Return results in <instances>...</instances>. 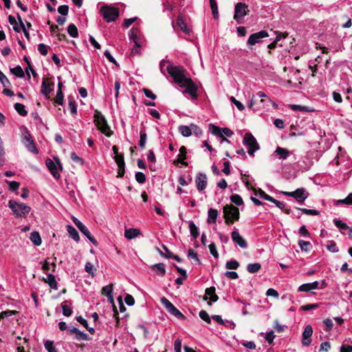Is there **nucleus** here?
Segmentation results:
<instances>
[{
    "label": "nucleus",
    "instance_id": "37",
    "mask_svg": "<svg viewBox=\"0 0 352 352\" xmlns=\"http://www.w3.org/2000/svg\"><path fill=\"white\" fill-rule=\"evenodd\" d=\"M14 109L16 112L21 116H26L28 115V111L25 110V105L21 103H16L14 104Z\"/></svg>",
    "mask_w": 352,
    "mask_h": 352
},
{
    "label": "nucleus",
    "instance_id": "64",
    "mask_svg": "<svg viewBox=\"0 0 352 352\" xmlns=\"http://www.w3.org/2000/svg\"><path fill=\"white\" fill-rule=\"evenodd\" d=\"M38 50L42 55L46 56L48 53V47L44 43H40L38 45Z\"/></svg>",
    "mask_w": 352,
    "mask_h": 352
},
{
    "label": "nucleus",
    "instance_id": "61",
    "mask_svg": "<svg viewBox=\"0 0 352 352\" xmlns=\"http://www.w3.org/2000/svg\"><path fill=\"white\" fill-rule=\"evenodd\" d=\"M230 101L236 105L239 111L245 109L244 105L239 100H237L234 96H231L230 98Z\"/></svg>",
    "mask_w": 352,
    "mask_h": 352
},
{
    "label": "nucleus",
    "instance_id": "48",
    "mask_svg": "<svg viewBox=\"0 0 352 352\" xmlns=\"http://www.w3.org/2000/svg\"><path fill=\"white\" fill-rule=\"evenodd\" d=\"M10 72L19 78L24 77V72L21 66L18 65L14 68L10 69Z\"/></svg>",
    "mask_w": 352,
    "mask_h": 352
},
{
    "label": "nucleus",
    "instance_id": "55",
    "mask_svg": "<svg viewBox=\"0 0 352 352\" xmlns=\"http://www.w3.org/2000/svg\"><path fill=\"white\" fill-rule=\"evenodd\" d=\"M327 250L333 253H336L339 251V249L336 245V243L333 241H329L328 245H327Z\"/></svg>",
    "mask_w": 352,
    "mask_h": 352
},
{
    "label": "nucleus",
    "instance_id": "39",
    "mask_svg": "<svg viewBox=\"0 0 352 352\" xmlns=\"http://www.w3.org/2000/svg\"><path fill=\"white\" fill-rule=\"evenodd\" d=\"M112 293H113V287L111 285H106V286L103 287L102 294L104 295H105L109 298V300H110L111 301H113V299Z\"/></svg>",
    "mask_w": 352,
    "mask_h": 352
},
{
    "label": "nucleus",
    "instance_id": "8",
    "mask_svg": "<svg viewBox=\"0 0 352 352\" xmlns=\"http://www.w3.org/2000/svg\"><path fill=\"white\" fill-rule=\"evenodd\" d=\"M249 9L248 6L242 2L237 3L234 8V19L238 23H241L243 18L249 14Z\"/></svg>",
    "mask_w": 352,
    "mask_h": 352
},
{
    "label": "nucleus",
    "instance_id": "44",
    "mask_svg": "<svg viewBox=\"0 0 352 352\" xmlns=\"http://www.w3.org/2000/svg\"><path fill=\"white\" fill-rule=\"evenodd\" d=\"M69 107L72 114L75 115L77 113V107L74 98L72 96L68 97Z\"/></svg>",
    "mask_w": 352,
    "mask_h": 352
},
{
    "label": "nucleus",
    "instance_id": "21",
    "mask_svg": "<svg viewBox=\"0 0 352 352\" xmlns=\"http://www.w3.org/2000/svg\"><path fill=\"white\" fill-rule=\"evenodd\" d=\"M43 281L47 283L50 287L52 289H58V283L56 280V277L52 274H47L46 278H43Z\"/></svg>",
    "mask_w": 352,
    "mask_h": 352
},
{
    "label": "nucleus",
    "instance_id": "53",
    "mask_svg": "<svg viewBox=\"0 0 352 352\" xmlns=\"http://www.w3.org/2000/svg\"><path fill=\"white\" fill-rule=\"evenodd\" d=\"M298 245L300 246L302 251L308 252L309 250V248L311 247V243L309 241L299 240Z\"/></svg>",
    "mask_w": 352,
    "mask_h": 352
},
{
    "label": "nucleus",
    "instance_id": "17",
    "mask_svg": "<svg viewBox=\"0 0 352 352\" xmlns=\"http://www.w3.org/2000/svg\"><path fill=\"white\" fill-rule=\"evenodd\" d=\"M45 164L54 177L58 179L60 177V174L58 172V168L55 162L51 159L47 158L45 161Z\"/></svg>",
    "mask_w": 352,
    "mask_h": 352
},
{
    "label": "nucleus",
    "instance_id": "13",
    "mask_svg": "<svg viewBox=\"0 0 352 352\" xmlns=\"http://www.w3.org/2000/svg\"><path fill=\"white\" fill-rule=\"evenodd\" d=\"M319 213L320 212L317 210L296 208L295 210L292 211V218L299 219L301 214L318 215Z\"/></svg>",
    "mask_w": 352,
    "mask_h": 352
},
{
    "label": "nucleus",
    "instance_id": "58",
    "mask_svg": "<svg viewBox=\"0 0 352 352\" xmlns=\"http://www.w3.org/2000/svg\"><path fill=\"white\" fill-rule=\"evenodd\" d=\"M135 177L139 184H144L146 182V175L142 172L136 173Z\"/></svg>",
    "mask_w": 352,
    "mask_h": 352
},
{
    "label": "nucleus",
    "instance_id": "19",
    "mask_svg": "<svg viewBox=\"0 0 352 352\" xmlns=\"http://www.w3.org/2000/svg\"><path fill=\"white\" fill-rule=\"evenodd\" d=\"M54 85V82H50L47 78L43 79L41 85V93L45 95L46 98H49V94L52 91L51 86Z\"/></svg>",
    "mask_w": 352,
    "mask_h": 352
},
{
    "label": "nucleus",
    "instance_id": "26",
    "mask_svg": "<svg viewBox=\"0 0 352 352\" xmlns=\"http://www.w3.org/2000/svg\"><path fill=\"white\" fill-rule=\"evenodd\" d=\"M151 268L155 272V274L160 276H164L166 274V269L164 263H157L153 265Z\"/></svg>",
    "mask_w": 352,
    "mask_h": 352
},
{
    "label": "nucleus",
    "instance_id": "22",
    "mask_svg": "<svg viewBox=\"0 0 352 352\" xmlns=\"http://www.w3.org/2000/svg\"><path fill=\"white\" fill-rule=\"evenodd\" d=\"M209 130L213 135L221 138V141L229 142V140L225 136H223V133L221 132V128L213 124H210Z\"/></svg>",
    "mask_w": 352,
    "mask_h": 352
},
{
    "label": "nucleus",
    "instance_id": "33",
    "mask_svg": "<svg viewBox=\"0 0 352 352\" xmlns=\"http://www.w3.org/2000/svg\"><path fill=\"white\" fill-rule=\"evenodd\" d=\"M189 229H190V232L191 236L194 239H197L199 236V229L194 223V221H190Z\"/></svg>",
    "mask_w": 352,
    "mask_h": 352
},
{
    "label": "nucleus",
    "instance_id": "5",
    "mask_svg": "<svg viewBox=\"0 0 352 352\" xmlns=\"http://www.w3.org/2000/svg\"><path fill=\"white\" fill-rule=\"evenodd\" d=\"M243 144L248 147V153L250 155H254V152L260 148L256 138L251 133H246L245 134Z\"/></svg>",
    "mask_w": 352,
    "mask_h": 352
},
{
    "label": "nucleus",
    "instance_id": "52",
    "mask_svg": "<svg viewBox=\"0 0 352 352\" xmlns=\"http://www.w3.org/2000/svg\"><path fill=\"white\" fill-rule=\"evenodd\" d=\"M230 200L232 203H234L236 206H241L243 204V201L241 197L237 194L232 195L230 197Z\"/></svg>",
    "mask_w": 352,
    "mask_h": 352
},
{
    "label": "nucleus",
    "instance_id": "38",
    "mask_svg": "<svg viewBox=\"0 0 352 352\" xmlns=\"http://www.w3.org/2000/svg\"><path fill=\"white\" fill-rule=\"evenodd\" d=\"M261 268V265L258 263H250L247 265V271L250 273L258 272Z\"/></svg>",
    "mask_w": 352,
    "mask_h": 352
},
{
    "label": "nucleus",
    "instance_id": "18",
    "mask_svg": "<svg viewBox=\"0 0 352 352\" xmlns=\"http://www.w3.org/2000/svg\"><path fill=\"white\" fill-rule=\"evenodd\" d=\"M319 288V282L316 280L312 283H305L299 286L298 291L300 292H309L311 290Z\"/></svg>",
    "mask_w": 352,
    "mask_h": 352
},
{
    "label": "nucleus",
    "instance_id": "41",
    "mask_svg": "<svg viewBox=\"0 0 352 352\" xmlns=\"http://www.w3.org/2000/svg\"><path fill=\"white\" fill-rule=\"evenodd\" d=\"M212 13L215 19L219 17L218 6L216 0H209Z\"/></svg>",
    "mask_w": 352,
    "mask_h": 352
},
{
    "label": "nucleus",
    "instance_id": "10",
    "mask_svg": "<svg viewBox=\"0 0 352 352\" xmlns=\"http://www.w3.org/2000/svg\"><path fill=\"white\" fill-rule=\"evenodd\" d=\"M284 195L292 197L298 202H303L309 196V192L303 188H297L293 192H284Z\"/></svg>",
    "mask_w": 352,
    "mask_h": 352
},
{
    "label": "nucleus",
    "instance_id": "3",
    "mask_svg": "<svg viewBox=\"0 0 352 352\" xmlns=\"http://www.w3.org/2000/svg\"><path fill=\"white\" fill-rule=\"evenodd\" d=\"M100 12L107 22L115 21L120 14L119 8L109 6H102Z\"/></svg>",
    "mask_w": 352,
    "mask_h": 352
},
{
    "label": "nucleus",
    "instance_id": "54",
    "mask_svg": "<svg viewBox=\"0 0 352 352\" xmlns=\"http://www.w3.org/2000/svg\"><path fill=\"white\" fill-rule=\"evenodd\" d=\"M188 257L195 261L197 264H200V260L198 258L197 254L192 249H189L188 252Z\"/></svg>",
    "mask_w": 352,
    "mask_h": 352
},
{
    "label": "nucleus",
    "instance_id": "12",
    "mask_svg": "<svg viewBox=\"0 0 352 352\" xmlns=\"http://www.w3.org/2000/svg\"><path fill=\"white\" fill-rule=\"evenodd\" d=\"M76 223L77 228L80 230V231L94 245H98V242L94 239V237L91 235L88 228L82 223V221H74Z\"/></svg>",
    "mask_w": 352,
    "mask_h": 352
},
{
    "label": "nucleus",
    "instance_id": "25",
    "mask_svg": "<svg viewBox=\"0 0 352 352\" xmlns=\"http://www.w3.org/2000/svg\"><path fill=\"white\" fill-rule=\"evenodd\" d=\"M61 307L63 310V314L65 316H70L72 313V302L69 300H65L61 304Z\"/></svg>",
    "mask_w": 352,
    "mask_h": 352
},
{
    "label": "nucleus",
    "instance_id": "59",
    "mask_svg": "<svg viewBox=\"0 0 352 352\" xmlns=\"http://www.w3.org/2000/svg\"><path fill=\"white\" fill-rule=\"evenodd\" d=\"M208 248L210 250V254L214 257L218 258L219 257V253L217 250L216 245L214 243H211L208 245Z\"/></svg>",
    "mask_w": 352,
    "mask_h": 352
},
{
    "label": "nucleus",
    "instance_id": "11",
    "mask_svg": "<svg viewBox=\"0 0 352 352\" xmlns=\"http://www.w3.org/2000/svg\"><path fill=\"white\" fill-rule=\"evenodd\" d=\"M268 36V34L265 30H261L256 33L252 34L248 40V44L254 45L261 42V40L265 37Z\"/></svg>",
    "mask_w": 352,
    "mask_h": 352
},
{
    "label": "nucleus",
    "instance_id": "45",
    "mask_svg": "<svg viewBox=\"0 0 352 352\" xmlns=\"http://www.w3.org/2000/svg\"><path fill=\"white\" fill-rule=\"evenodd\" d=\"M274 201H272V203H274V204H276V206L281 209V210H283V212L287 214H290L291 212L292 213V211L291 210V209L289 208H285V204L282 202V201H280L278 200H276V199H274V200H273Z\"/></svg>",
    "mask_w": 352,
    "mask_h": 352
},
{
    "label": "nucleus",
    "instance_id": "32",
    "mask_svg": "<svg viewBox=\"0 0 352 352\" xmlns=\"http://www.w3.org/2000/svg\"><path fill=\"white\" fill-rule=\"evenodd\" d=\"M254 195L256 196H258L260 198L263 199L265 200L269 201H274V198L270 196L267 193H265L263 190L261 188L258 189H254Z\"/></svg>",
    "mask_w": 352,
    "mask_h": 352
},
{
    "label": "nucleus",
    "instance_id": "57",
    "mask_svg": "<svg viewBox=\"0 0 352 352\" xmlns=\"http://www.w3.org/2000/svg\"><path fill=\"white\" fill-rule=\"evenodd\" d=\"M0 82L4 87L10 86V82L6 75L0 70Z\"/></svg>",
    "mask_w": 352,
    "mask_h": 352
},
{
    "label": "nucleus",
    "instance_id": "9",
    "mask_svg": "<svg viewBox=\"0 0 352 352\" xmlns=\"http://www.w3.org/2000/svg\"><path fill=\"white\" fill-rule=\"evenodd\" d=\"M223 218L225 220H239V210L232 204L223 207Z\"/></svg>",
    "mask_w": 352,
    "mask_h": 352
},
{
    "label": "nucleus",
    "instance_id": "6",
    "mask_svg": "<svg viewBox=\"0 0 352 352\" xmlns=\"http://www.w3.org/2000/svg\"><path fill=\"white\" fill-rule=\"evenodd\" d=\"M23 129L22 142L27 147V148L34 154L38 153L36 144L27 128L24 126H22Z\"/></svg>",
    "mask_w": 352,
    "mask_h": 352
},
{
    "label": "nucleus",
    "instance_id": "62",
    "mask_svg": "<svg viewBox=\"0 0 352 352\" xmlns=\"http://www.w3.org/2000/svg\"><path fill=\"white\" fill-rule=\"evenodd\" d=\"M218 211L216 209L210 208L208 210V220H217Z\"/></svg>",
    "mask_w": 352,
    "mask_h": 352
},
{
    "label": "nucleus",
    "instance_id": "31",
    "mask_svg": "<svg viewBox=\"0 0 352 352\" xmlns=\"http://www.w3.org/2000/svg\"><path fill=\"white\" fill-rule=\"evenodd\" d=\"M140 32L139 30L136 28H133L130 30L129 36V38L133 40L137 47H140L141 45L138 41V34Z\"/></svg>",
    "mask_w": 352,
    "mask_h": 352
},
{
    "label": "nucleus",
    "instance_id": "30",
    "mask_svg": "<svg viewBox=\"0 0 352 352\" xmlns=\"http://www.w3.org/2000/svg\"><path fill=\"white\" fill-rule=\"evenodd\" d=\"M177 25L178 28L186 34H190V29L187 27L182 16H178L177 19Z\"/></svg>",
    "mask_w": 352,
    "mask_h": 352
},
{
    "label": "nucleus",
    "instance_id": "29",
    "mask_svg": "<svg viewBox=\"0 0 352 352\" xmlns=\"http://www.w3.org/2000/svg\"><path fill=\"white\" fill-rule=\"evenodd\" d=\"M67 230L70 238L73 239L76 242H78L80 241L78 232L77 230L74 228L72 226L67 225Z\"/></svg>",
    "mask_w": 352,
    "mask_h": 352
},
{
    "label": "nucleus",
    "instance_id": "60",
    "mask_svg": "<svg viewBox=\"0 0 352 352\" xmlns=\"http://www.w3.org/2000/svg\"><path fill=\"white\" fill-rule=\"evenodd\" d=\"M323 323L325 325L324 330L326 331H330L333 329V323L330 318H326L323 320Z\"/></svg>",
    "mask_w": 352,
    "mask_h": 352
},
{
    "label": "nucleus",
    "instance_id": "16",
    "mask_svg": "<svg viewBox=\"0 0 352 352\" xmlns=\"http://www.w3.org/2000/svg\"><path fill=\"white\" fill-rule=\"evenodd\" d=\"M195 183L197 189L199 191L204 190L206 188L207 185V177L204 173H199L195 179Z\"/></svg>",
    "mask_w": 352,
    "mask_h": 352
},
{
    "label": "nucleus",
    "instance_id": "49",
    "mask_svg": "<svg viewBox=\"0 0 352 352\" xmlns=\"http://www.w3.org/2000/svg\"><path fill=\"white\" fill-rule=\"evenodd\" d=\"M226 267L228 270H236L239 267V263L235 259H231L226 263Z\"/></svg>",
    "mask_w": 352,
    "mask_h": 352
},
{
    "label": "nucleus",
    "instance_id": "46",
    "mask_svg": "<svg viewBox=\"0 0 352 352\" xmlns=\"http://www.w3.org/2000/svg\"><path fill=\"white\" fill-rule=\"evenodd\" d=\"M44 346L47 352H58L56 348L54 345V342L52 340H46L44 342Z\"/></svg>",
    "mask_w": 352,
    "mask_h": 352
},
{
    "label": "nucleus",
    "instance_id": "4",
    "mask_svg": "<svg viewBox=\"0 0 352 352\" xmlns=\"http://www.w3.org/2000/svg\"><path fill=\"white\" fill-rule=\"evenodd\" d=\"M9 206L16 217L25 218V215L30 211V208L25 204H19L15 201L10 200Z\"/></svg>",
    "mask_w": 352,
    "mask_h": 352
},
{
    "label": "nucleus",
    "instance_id": "7",
    "mask_svg": "<svg viewBox=\"0 0 352 352\" xmlns=\"http://www.w3.org/2000/svg\"><path fill=\"white\" fill-rule=\"evenodd\" d=\"M162 304L164 306L166 309L171 315L175 316L180 320L185 319L184 315L177 309L174 305L170 302L166 297H162L160 300Z\"/></svg>",
    "mask_w": 352,
    "mask_h": 352
},
{
    "label": "nucleus",
    "instance_id": "2",
    "mask_svg": "<svg viewBox=\"0 0 352 352\" xmlns=\"http://www.w3.org/2000/svg\"><path fill=\"white\" fill-rule=\"evenodd\" d=\"M94 118L95 125L101 133L107 137H111L113 134V131L111 130L107 120L102 116L101 112H100L98 110H96L94 112Z\"/></svg>",
    "mask_w": 352,
    "mask_h": 352
},
{
    "label": "nucleus",
    "instance_id": "50",
    "mask_svg": "<svg viewBox=\"0 0 352 352\" xmlns=\"http://www.w3.org/2000/svg\"><path fill=\"white\" fill-rule=\"evenodd\" d=\"M313 334V329L311 325L307 324L305 326L304 331L302 332V338H309L311 337Z\"/></svg>",
    "mask_w": 352,
    "mask_h": 352
},
{
    "label": "nucleus",
    "instance_id": "56",
    "mask_svg": "<svg viewBox=\"0 0 352 352\" xmlns=\"http://www.w3.org/2000/svg\"><path fill=\"white\" fill-rule=\"evenodd\" d=\"M192 133L197 137H200L203 134L202 130L195 124H191V133Z\"/></svg>",
    "mask_w": 352,
    "mask_h": 352
},
{
    "label": "nucleus",
    "instance_id": "42",
    "mask_svg": "<svg viewBox=\"0 0 352 352\" xmlns=\"http://www.w3.org/2000/svg\"><path fill=\"white\" fill-rule=\"evenodd\" d=\"M140 140L139 141V146L142 148V149H144L145 148V144H146V139H147V135L145 132V129H143L140 131Z\"/></svg>",
    "mask_w": 352,
    "mask_h": 352
},
{
    "label": "nucleus",
    "instance_id": "1",
    "mask_svg": "<svg viewBox=\"0 0 352 352\" xmlns=\"http://www.w3.org/2000/svg\"><path fill=\"white\" fill-rule=\"evenodd\" d=\"M167 71L179 87H186L184 93L188 94L193 99L197 98L198 87L190 78L186 76V69L181 66L169 65Z\"/></svg>",
    "mask_w": 352,
    "mask_h": 352
},
{
    "label": "nucleus",
    "instance_id": "36",
    "mask_svg": "<svg viewBox=\"0 0 352 352\" xmlns=\"http://www.w3.org/2000/svg\"><path fill=\"white\" fill-rule=\"evenodd\" d=\"M261 336H264L265 340L268 342L269 344H272L273 343L274 339L275 338L274 332L272 330H270L265 333L261 332Z\"/></svg>",
    "mask_w": 352,
    "mask_h": 352
},
{
    "label": "nucleus",
    "instance_id": "24",
    "mask_svg": "<svg viewBox=\"0 0 352 352\" xmlns=\"http://www.w3.org/2000/svg\"><path fill=\"white\" fill-rule=\"evenodd\" d=\"M215 290L216 289L214 287H210L209 288H207L205 291L204 300H208V296H210V299L212 302H217L219 299V297L217 295L215 294Z\"/></svg>",
    "mask_w": 352,
    "mask_h": 352
},
{
    "label": "nucleus",
    "instance_id": "51",
    "mask_svg": "<svg viewBox=\"0 0 352 352\" xmlns=\"http://www.w3.org/2000/svg\"><path fill=\"white\" fill-rule=\"evenodd\" d=\"M63 99H64V94L63 93V91L62 90H57L56 96V98L54 100V102L58 104L63 105Z\"/></svg>",
    "mask_w": 352,
    "mask_h": 352
},
{
    "label": "nucleus",
    "instance_id": "34",
    "mask_svg": "<svg viewBox=\"0 0 352 352\" xmlns=\"http://www.w3.org/2000/svg\"><path fill=\"white\" fill-rule=\"evenodd\" d=\"M275 153L280 156V158L285 160L289 154V151L284 148L278 146L275 151Z\"/></svg>",
    "mask_w": 352,
    "mask_h": 352
},
{
    "label": "nucleus",
    "instance_id": "27",
    "mask_svg": "<svg viewBox=\"0 0 352 352\" xmlns=\"http://www.w3.org/2000/svg\"><path fill=\"white\" fill-rule=\"evenodd\" d=\"M30 240L35 246H39L42 243L40 234L37 231H33L30 233Z\"/></svg>",
    "mask_w": 352,
    "mask_h": 352
},
{
    "label": "nucleus",
    "instance_id": "23",
    "mask_svg": "<svg viewBox=\"0 0 352 352\" xmlns=\"http://www.w3.org/2000/svg\"><path fill=\"white\" fill-rule=\"evenodd\" d=\"M141 234V232L138 228H129L126 229L124 231V236L129 239H133Z\"/></svg>",
    "mask_w": 352,
    "mask_h": 352
},
{
    "label": "nucleus",
    "instance_id": "14",
    "mask_svg": "<svg viewBox=\"0 0 352 352\" xmlns=\"http://www.w3.org/2000/svg\"><path fill=\"white\" fill-rule=\"evenodd\" d=\"M232 241L238 245L240 248L245 249L248 248L246 241L240 235L238 230L234 229L231 233Z\"/></svg>",
    "mask_w": 352,
    "mask_h": 352
},
{
    "label": "nucleus",
    "instance_id": "43",
    "mask_svg": "<svg viewBox=\"0 0 352 352\" xmlns=\"http://www.w3.org/2000/svg\"><path fill=\"white\" fill-rule=\"evenodd\" d=\"M74 339L77 340H90L91 338L85 333L78 329L76 333L74 336Z\"/></svg>",
    "mask_w": 352,
    "mask_h": 352
},
{
    "label": "nucleus",
    "instance_id": "47",
    "mask_svg": "<svg viewBox=\"0 0 352 352\" xmlns=\"http://www.w3.org/2000/svg\"><path fill=\"white\" fill-rule=\"evenodd\" d=\"M162 248L165 252H163L160 248H157V250L160 254L166 258H171L173 254L164 245H162Z\"/></svg>",
    "mask_w": 352,
    "mask_h": 352
},
{
    "label": "nucleus",
    "instance_id": "20",
    "mask_svg": "<svg viewBox=\"0 0 352 352\" xmlns=\"http://www.w3.org/2000/svg\"><path fill=\"white\" fill-rule=\"evenodd\" d=\"M56 257H54V258H47L43 265H42V269L44 270V271H50V270H52V272H54L55 271V268H56V264H55V262H56Z\"/></svg>",
    "mask_w": 352,
    "mask_h": 352
},
{
    "label": "nucleus",
    "instance_id": "28",
    "mask_svg": "<svg viewBox=\"0 0 352 352\" xmlns=\"http://www.w3.org/2000/svg\"><path fill=\"white\" fill-rule=\"evenodd\" d=\"M337 228L340 229L343 234L345 230H348V234L352 239V227L349 228L344 221H334Z\"/></svg>",
    "mask_w": 352,
    "mask_h": 352
},
{
    "label": "nucleus",
    "instance_id": "35",
    "mask_svg": "<svg viewBox=\"0 0 352 352\" xmlns=\"http://www.w3.org/2000/svg\"><path fill=\"white\" fill-rule=\"evenodd\" d=\"M179 131L184 137H189L191 135V124L190 126L182 125L179 126Z\"/></svg>",
    "mask_w": 352,
    "mask_h": 352
},
{
    "label": "nucleus",
    "instance_id": "15",
    "mask_svg": "<svg viewBox=\"0 0 352 352\" xmlns=\"http://www.w3.org/2000/svg\"><path fill=\"white\" fill-rule=\"evenodd\" d=\"M113 158L118 167L117 177H123L125 173V162L124 156H114Z\"/></svg>",
    "mask_w": 352,
    "mask_h": 352
},
{
    "label": "nucleus",
    "instance_id": "63",
    "mask_svg": "<svg viewBox=\"0 0 352 352\" xmlns=\"http://www.w3.org/2000/svg\"><path fill=\"white\" fill-rule=\"evenodd\" d=\"M199 317L208 323H210L211 320L208 314L205 310H201L199 314Z\"/></svg>",
    "mask_w": 352,
    "mask_h": 352
},
{
    "label": "nucleus",
    "instance_id": "40",
    "mask_svg": "<svg viewBox=\"0 0 352 352\" xmlns=\"http://www.w3.org/2000/svg\"><path fill=\"white\" fill-rule=\"evenodd\" d=\"M68 34L73 38H77L78 36V31L77 27L72 23L67 27Z\"/></svg>",
    "mask_w": 352,
    "mask_h": 352
}]
</instances>
